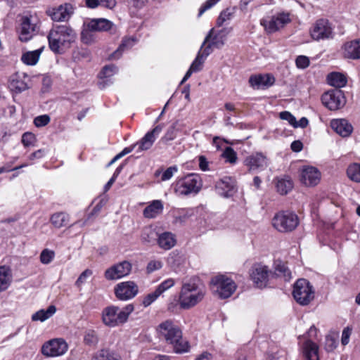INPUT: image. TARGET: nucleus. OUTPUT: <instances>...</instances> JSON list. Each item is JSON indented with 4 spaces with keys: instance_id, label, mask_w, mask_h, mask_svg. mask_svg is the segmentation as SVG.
Returning <instances> with one entry per match:
<instances>
[{
    "instance_id": "nucleus-8",
    "label": "nucleus",
    "mask_w": 360,
    "mask_h": 360,
    "mask_svg": "<svg viewBox=\"0 0 360 360\" xmlns=\"http://www.w3.org/2000/svg\"><path fill=\"white\" fill-rule=\"evenodd\" d=\"M212 290L221 299L231 297L236 290V283L226 275H217L211 280Z\"/></svg>"
},
{
    "instance_id": "nucleus-44",
    "label": "nucleus",
    "mask_w": 360,
    "mask_h": 360,
    "mask_svg": "<svg viewBox=\"0 0 360 360\" xmlns=\"http://www.w3.org/2000/svg\"><path fill=\"white\" fill-rule=\"evenodd\" d=\"M93 32V30L86 27V24L85 23L84 28L81 33V40L84 44H90L95 41L94 36L92 34Z\"/></svg>"
},
{
    "instance_id": "nucleus-47",
    "label": "nucleus",
    "mask_w": 360,
    "mask_h": 360,
    "mask_svg": "<svg viewBox=\"0 0 360 360\" xmlns=\"http://www.w3.org/2000/svg\"><path fill=\"white\" fill-rule=\"evenodd\" d=\"M175 281L173 278H167L162 281L157 288L156 290L161 295L165 291L173 287Z\"/></svg>"
},
{
    "instance_id": "nucleus-11",
    "label": "nucleus",
    "mask_w": 360,
    "mask_h": 360,
    "mask_svg": "<svg viewBox=\"0 0 360 360\" xmlns=\"http://www.w3.org/2000/svg\"><path fill=\"white\" fill-rule=\"evenodd\" d=\"M68 345L63 338H53L45 342L41 349V354L46 357H57L65 354Z\"/></svg>"
},
{
    "instance_id": "nucleus-29",
    "label": "nucleus",
    "mask_w": 360,
    "mask_h": 360,
    "mask_svg": "<svg viewBox=\"0 0 360 360\" xmlns=\"http://www.w3.org/2000/svg\"><path fill=\"white\" fill-rule=\"evenodd\" d=\"M176 243L175 235L171 232H164L158 236V244L165 250L172 249Z\"/></svg>"
},
{
    "instance_id": "nucleus-36",
    "label": "nucleus",
    "mask_w": 360,
    "mask_h": 360,
    "mask_svg": "<svg viewBox=\"0 0 360 360\" xmlns=\"http://www.w3.org/2000/svg\"><path fill=\"white\" fill-rule=\"evenodd\" d=\"M56 311L54 305H50L46 309H40L32 314V320L33 321H44L51 317Z\"/></svg>"
},
{
    "instance_id": "nucleus-25",
    "label": "nucleus",
    "mask_w": 360,
    "mask_h": 360,
    "mask_svg": "<svg viewBox=\"0 0 360 360\" xmlns=\"http://www.w3.org/2000/svg\"><path fill=\"white\" fill-rule=\"evenodd\" d=\"M330 126L337 134L342 137L349 136L353 131L352 124L345 119L333 120L330 122Z\"/></svg>"
},
{
    "instance_id": "nucleus-6",
    "label": "nucleus",
    "mask_w": 360,
    "mask_h": 360,
    "mask_svg": "<svg viewBox=\"0 0 360 360\" xmlns=\"http://www.w3.org/2000/svg\"><path fill=\"white\" fill-rule=\"evenodd\" d=\"M172 187L177 195L197 194L202 188V181L199 175L191 173L176 179Z\"/></svg>"
},
{
    "instance_id": "nucleus-27",
    "label": "nucleus",
    "mask_w": 360,
    "mask_h": 360,
    "mask_svg": "<svg viewBox=\"0 0 360 360\" xmlns=\"http://www.w3.org/2000/svg\"><path fill=\"white\" fill-rule=\"evenodd\" d=\"M183 124L179 122H174L166 131L165 134L158 141L160 146H167L169 143L174 140L177 136V133L181 131Z\"/></svg>"
},
{
    "instance_id": "nucleus-22",
    "label": "nucleus",
    "mask_w": 360,
    "mask_h": 360,
    "mask_svg": "<svg viewBox=\"0 0 360 360\" xmlns=\"http://www.w3.org/2000/svg\"><path fill=\"white\" fill-rule=\"evenodd\" d=\"M162 128L163 127L159 124L155 127L152 130L148 131L144 136L136 143L139 147L138 150L143 151L149 150L162 131Z\"/></svg>"
},
{
    "instance_id": "nucleus-12",
    "label": "nucleus",
    "mask_w": 360,
    "mask_h": 360,
    "mask_svg": "<svg viewBox=\"0 0 360 360\" xmlns=\"http://www.w3.org/2000/svg\"><path fill=\"white\" fill-rule=\"evenodd\" d=\"M310 35L314 40L320 41L332 39L333 29L328 20L319 19L311 27Z\"/></svg>"
},
{
    "instance_id": "nucleus-61",
    "label": "nucleus",
    "mask_w": 360,
    "mask_h": 360,
    "mask_svg": "<svg viewBox=\"0 0 360 360\" xmlns=\"http://www.w3.org/2000/svg\"><path fill=\"white\" fill-rule=\"evenodd\" d=\"M351 333L352 330L349 329V328H346L343 330L341 339V342L343 345H346L348 344Z\"/></svg>"
},
{
    "instance_id": "nucleus-48",
    "label": "nucleus",
    "mask_w": 360,
    "mask_h": 360,
    "mask_svg": "<svg viewBox=\"0 0 360 360\" xmlns=\"http://www.w3.org/2000/svg\"><path fill=\"white\" fill-rule=\"evenodd\" d=\"M98 336L94 330H89L86 332L84 338V343L88 345H95L98 342Z\"/></svg>"
},
{
    "instance_id": "nucleus-2",
    "label": "nucleus",
    "mask_w": 360,
    "mask_h": 360,
    "mask_svg": "<svg viewBox=\"0 0 360 360\" xmlns=\"http://www.w3.org/2000/svg\"><path fill=\"white\" fill-rule=\"evenodd\" d=\"M76 39V32L67 25L53 26L48 35L49 48L55 53H61L65 49L70 48Z\"/></svg>"
},
{
    "instance_id": "nucleus-30",
    "label": "nucleus",
    "mask_w": 360,
    "mask_h": 360,
    "mask_svg": "<svg viewBox=\"0 0 360 360\" xmlns=\"http://www.w3.org/2000/svg\"><path fill=\"white\" fill-rule=\"evenodd\" d=\"M163 207L161 200H155L143 210V214L146 218H155L162 212Z\"/></svg>"
},
{
    "instance_id": "nucleus-18",
    "label": "nucleus",
    "mask_w": 360,
    "mask_h": 360,
    "mask_svg": "<svg viewBox=\"0 0 360 360\" xmlns=\"http://www.w3.org/2000/svg\"><path fill=\"white\" fill-rule=\"evenodd\" d=\"M321 180V172L312 166H304L300 170V181L307 186H314Z\"/></svg>"
},
{
    "instance_id": "nucleus-3",
    "label": "nucleus",
    "mask_w": 360,
    "mask_h": 360,
    "mask_svg": "<svg viewBox=\"0 0 360 360\" xmlns=\"http://www.w3.org/2000/svg\"><path fill=\"white\" fill-rule=\"evenodd\" d=\"M206 290L198 279L193 278L184 282L179 296V304L183 309H190L205 297Z\"/></svg>"
},
{
    "instance_id": "nucleus-51",
    "label": "nucleus",
    "mask_w": 360,
    "mask_h": 360,
    "mask_svg": "<svg viewBox=\"0 0 360 360\" xmlns=\"http://www.w3.org/2000/svg\"><path fill=\"white\" fill-rule=\"evenodd\" d=\"M117 72V68L115 65H108L103 67L101 72V75L103 77H110Z\"/></svg>"
},
{
    "instance_id": "nucleus-39",
    "label": "nucleus",
    "mask_w": 360,
    "mask_h": 360,
    "mask_svg": "<svg viewBox=\"0 0 360 360\" xmlns=\"http://www.w3.org/2000/svg\"><path fill=\"white\" fill-rule=\"evenodd\" d=\"M276 187L281 195L287 194L293 187L290 178H278L276 179Z\"/></svg>"
},
{
    "instance_id": "nucleus-15",
    "label": "nucleus",
    "mask_w": 360,
    "mask_h": 360,
    "mask_svg": "<svg viewBox=\"0 0 360 360\" xmlns=\"http://www.w3.org/2000/svg\"><path fill=\"white\" fill-rule=\"evenodd\" d=\"M131 269L132 264L124 260L107 269L104 276L108 281L117 280L129 275Z\"/></svg>"
},
{
    "instance_id": "nucleus-23",
    "label": "nucleus",
    "mask_w": 360,
    "mask_h": 360,
    "mask_svg": "<svg viewBox=\"0 0 360 360\" xmlns=\"http://www.w3.org/2000/svg\"><path fill=\"white\" fill-rule=\"evenodd\" d=\"M236 181L230 176L219 179L215 185L217 193L224 197H229L235 192Z\"/></svg>"
},
{
    "instance_id": "nucleus-7",
    "label": "nucleus",
    "mask_w": 360,
    "mask_h": 360,
    "mask_svg": "<svg viewBox=\"0 0 360 360\" xmlns=\"http://www.w3.org/2000/svg\"><path fill=\"white\" fill-rule=\"evenodd\" d=\"M271 224L278 232L288 233L296 229L299 224V218L293 212L280 211L274 214Z\"/></svg>"
},
{
    "instance_id": "nucleus-4",
    "label": "nucleus",
    "mask_w": 360,
    "mask_h": 360,
    "mask_svg": "<svg viewBox=\"0 0 360 360\" xmlns=\"http://www.w3.org/2000/svg\"><path fill=\"white\" fill-rule=\"evenodd\" d=\"M134 308L132 304H127L123 308L111 305L105 307L101 313L102 321L108 327H116L126 323Z\"/></svg>"
},
{
    "instance_id": "nucleus-52",
    "label": "nucleus",
    "mask_w": 360,
    "mask_h": 360,
    "mask_svg": "<svg viewBox=\"0 0 360 360\" xmlns=\"http://www.w3.org/2000/svg\"><path fill=\"white\" fill-rule=\"evenodd\" d=\"M35 140L34 134L30 132H25L22 136V143L25 147L33 146Z\"/></svg>"
},
{
    "instance_id": "nucleus-16",
    "label": "nucleus",
    "mask_w": 360,
    "mask_h": 360,
    "mask_svg": "<svg viewBox=\"0 0 360 360\" xmlns=\"http://www.w3.org/2000/svg\"><path fill=\"white\" fill-rule=\"evenodd\" d=\"M114 290L118 300L126 301L134 298L138 294L139 287L135 282L128 281L117 284Z\"/></svg>"
},
{
    "instance_id": "nucleus-42",
    "label": "nucleus",
    "mask_w": 360,
    "mask_h": 360,
    "mask_svg": "<svg viewBox=\"0 0 360 360\" xmlns=\"http://www.w3.org/2000/svg\"><path fill=\"white\" fill-rule=\"evenodd\" d=\"M347 174L352 181L360 182V164H351L347 169Z\"/></svg>"
},
{
    "instance_id": "nucleus-38",
    "label": "nucleus",
    "mask_w": 360,
    "mask_h": 360,
    "mask_svg": "<svg viewBox=\"0 0 360 360\" xmlns=\"http://www.w3.org/2000/svg\"><path fill=\"white\" fill-rule=\"evenodd\" d=\"M274 269V272L273 274L271 273V274L283 278L286 281L291 278V272L283 262L281 261H276L275 262Z\"/></svg>"
},
{
    "instance_id": "nucleus-58",
    "label": "nucleus",
    "mask_w": 360,
    "mask_h": 360,
    "mask_svg": "<svg viewBox=\"0 0 360 360\" xmlns=\"http://www.w3.org/2000/svg\"><path fill=\"white\" fill-rule=\"evenodd\" d=\"M92 274L93 272L90 269L84 270L76 281L75 285L77 287H80L83 283L86 282V278L92 275Z\"/></svg>"
},
{
    "instance_id": "nucleus-24",
    "label": "nucleus",
    "mask_w": 360,
    "mask_h": 360,
    "mask_svg": "<svg viewBox=\"0 0 360 360\" xmlns=\"http://www.w3.org/2000/svg\"><path fill=\"white\" fill-rule=\"evenodd\" d=\"M342 53L346 58L360 59V39L346 42L342 46Z\"/></svg>"
},
{
    "instance_id": "nucleus-9",
    "label": "nucleus",
    "mask_w": 360,
    "mask_h": 360,
    "mask_svg": "<svg viewBox=\"0 0 360 360\" xmlns=\"http://www.w3.org/2000/svg\"><path fill=\"white\" fill-rule=\"evenodd\" d=\"M313 286L304 278L298 279L293 286L292 295L296 302L303 306L309 304L314 298Z\"/></svg>"
},
{
    "instance_id": "nucleus-10",
    "label": "nucleus",
    "mask_w": 360,
    "mask_h": 360,
    "mask_svg": "<svg viewBox=\"0 0 360 360\" xmlns=\"http://www.w3.org/2000/svg\"><path fill=\"white\" fill-rule=\"evenodd\" d=\"M243 165L249 172L255 173L265 170L269 165V159L262 152H254L243 160Z\"/></svg>"
},
{
    "instance_id": "nucleus-50",
    "label": "nucleus",
    "mask_w": 360,
    "mask_h": 360,
    "mask_svg": "<svg viewBox=\"0 0 360 360\" xmlns=\"http://www.w3.org/2000/svg\"><path fill=\"white\" fill-rule=\"evenodd\" d=\"M162 262L160 260H151L147 264L146 272L147 274H151L160 269L162 267Z\"/></svg>"
},
{
    "instance_id": "nucleus-62",
    "label": "nucleus",
    "mask_w": 360,
    "mask_h": 360,
    "mask_svg": "<svg viewBox=\"0 0 360 360\" xmlns=\"http://www.w3.org/2000/svg\"><path fill=\"white\" fill-rule=\"evenodd\" d=\"M46 154V151L44 149H39L37 151L31 153L30 156L28 157L30 160H34L36 159H41Z\"/></svg>"
},
{
    "instance_id": "nucleus-49",
    "label": "nucleus",
    "mask_w": 360,
    "mask_h": 360,
    "mask_svg": "<svg viewBox=\"0 0 360 360\" xmlns=\"http://www.w3.org/2000/svg\"><path fill=\"white\" fill-rule=\"evenodd\" d=\"M160 296V295L156 290H155L154 292H150L143 297L142 304L145 307H147L154 302Z\"/></svg>"
},
{
    "instance_id": "nucleus-32",
    "label": "nucleus",
    "mask_w": 360,
    "mask_h": 360,
    "mask_svg": "<svg viewBox=\"0 0 360 360\" xmlns=\"http://www.w3.org/2000/svg\"><path fill=\"white\" fill-rule=\"evenodd\" d=\"M137 39L134 37H125L122 39L121 44L117 49L110 56V59H118L122 54V52L131 48L136 43Z\"/></svg>"
},
{
    "instance_id": "nucleus-64",
    "label": "nucleus",
    "mask_w": 360,
    "mask_h": 360,
    "mask_svg": "<svg viewBox=\"0 0 360 360\" xmlns=\"http://www.w3.org/2000/svg\"><path fill=\"white\" fill-rule=\"evenodd\" d=\"M292 151L298 153L303 148V144L300 141H294L290 146Z\"/></svg>"
},
{
    "instance_id": "nucleus-21",
    "label": "nucleus",
    "mask_w": 360,
    "mask_h": 360,
    "mask_svg": "<svg viewBox=\"0 0 360 360\" xmlns=\"http://www.w3.org/2000/svg\"><path fill=\"white\" fill-rule=\"evenodd\" d=\"M74 8L70 4L60 5L57 8H53L47 11L48 15L53 21L60 22L67 21L73 14Z\"/></svg>"
},
{
    "instance_id": "nucleus-46",
    "label": "nucleus",
    "mask_w": 360,
    "mask_h": 360,
    "mask_svg": "<svg viewBox=\"0 0 360 360\" xmlns=\"http://www.w3.org/2000/svg\"><path fill=\"white\" fill-rule=\"evenodd\" d=\"M55 257V252L49 249H44L40 254V262L44 264H48L52 262Z\"/></svg>"
},
{
    "instance_id": "nucleus-63",
    "label": "nucleus",
    "mask_w": 360,
    "mask_h": 360,
    "mask_svg": "<svg viewBox=\"0 0 360 360\" xmlns=\"http://www.w3.org/2000/svg\"><path fill=\"white\" fill-rule=\"evenodd\" d=\"M309 121L307 118L303 117L298 122L295 120V124H294V128H305L308 126Z\"/></svg>"
},
{
    "instance_id": "nucleus-31",
    "label": "nucleus",
    "mask_w": 360,
    "mask_h": 360,
    "mask_svg": "<svg viewBox=\"0 0 360 360\" xmlns=\"http://www.w3.org/2000/svg\"><path fill=\"white\" fill-rule=\"evenodd\" d=\"M303 354L306 360H319V347L310 340L304 343Z\"/></svg>"
},
{
    "instance_id": "nucleus-19",
    "label": "nucleus",
    "mask_w": 360,
    "mask_h": 360,
    "mask_svg": "<svg viewBox=\"0 0 360 360\" xmlns=\"http://www.w3.org/2000/svg\"><path fill=\"white\" fill-rule=\"evenodd\" d=\"M271 274L268 266L258 264L252 267L250 276L257 287L263 288L266 285Z\"/></svg>"
},
{
    "instance_id": "nucleus-59",
    "label": "nucleus",
    "mask_w": 360,
    "mask_h": 360,
    "mask_svg": "<svg viewBox=\"0 0 360 360\" xmlns=\"http://www.w3.org/2000/svg\"><path fill=\"white\" fill-rule=\"evenodd\" d=\"M177 171L176 167H168L163 173L161 177L162 181H167L170 179L172 176L174 175V173Z\"/></svg>"
},
{
    "instance_id": "nucleus-26",
    "label": "nucleus",
    "mask_w": 360,
    "mask_h": 360,
    "mask_svg": "<svg viewBox=\"0 0 360 360\" xmlns=\"http://www.w3.org/2000/svg\"><path fill=\"white\" fill-rule=\"evenodd\" d=\"M274 77L269 74L251 76L249 82L255 89H262L269 86L274 83Z\"/></svg>"
},
{
    "instance_id": "nucleus-53",
    "label": "nucleus",
    "mask_w": 360,
    "mask_h": 360,
    "mask_svg": "<svg viewBox=\"0 0 360 360\" xmlns=\"http://www.w3.org/2000/svg\"><path fill=\"white\" fill-rule=\"evenodd\" d=\"M309 59L305 56H299L295 60V64L299 69H305L309 65Z\"/></svg>"
},
{
    "instance_id": "nucleus-43",
    "label": "nucleus",
    "mask_w": 360,
    "mask_h": 360,
    "mask_svg": "<svg viewBox=\"0 0 360 360\" xmlns=\"http://www.w3.org/2000/svg\"><path fill=\"white\" fill-rule=\"evenodd\" d=\"M221 156L225 159L226 162L230 164H236L238 160L236 152L231 147H226L223 151Z\"/></svg>"
},
{
    "instance_id": "nucleus-14",
    "label": "nucleus",
    "mask_w": 360,
    "mask_h": 360,
    "mask_svg": "<svg viewBox=\"0 0 360 360\" xmlns=\"http://www.w3.org/2000/svg\"><path fill=\"white\" fill-rule=\"evenodd\" d=\"M321 101L330 110H338L346 103L343 92L338 89L325 92L321 96Z\"/></svg>"
},
{
    "instance_id": "nucleus-57",
    "label": "nucleus",
    "mask_w": 360,
    "mask_h": 360,
    "mask_svg": "<svg viewBox=\"0 0 360 360\" xmlns=\"http://www.w3.org/2000/svg\"><path fill=\"white\" fill-rule=\"evenodd\" d=\"M279 117L283 120H286L291 126L294 127L295 124V117L288 111H283L279 114Z\"/></svg>"
},
{
    "instance_id": "nucleus-35",
    "label": "nucleus",
    "mask_w": 360,
    "mask_h": 360,
    "mask_svg": "<svg viewBox=\"0 0 360 360\" xmlns=\"http://www.w3.org/2000/svg\"><path fill=\"white\" fill-rule=\"evenodd\" d=\"M210 54V53L209 47L203 48L201 46L195 59L193 61L190 68L195 72L200 71L202 69L205 60Z\"/></svg>"
},
{
    "instance_id": "nucleus-20",
    "label": "nucleus",
    "mask_w": 360,
    "mask_h": 360,
    "mask_svg": "<svg viewBox=\"0 0 360 360\" xmlns=\"http://www.w3.org/2000/svg\"><path fill=\"white\" fill-rule=\"evenodd\" d=\"M29 81L30 78L26 73H15L9 78L8 88L11 91L21 93L29 89Z\"/></svg>"
},
{
    "instance_id": "nucleus-56",
    "label": "nucleus",
    "mask_w": 360,
    "mask_h": 360,
    "mask_svg": "<svg viewBox=\"0 0 360 360\" xmlns=\"http://www.w3.org/2000/svg\"><path fill=\"white\" fill-rule=\"evenodd\" d=\"M220 0H207L200 8L198 16H201L206 11L212 8Z\"/></svg>"
},
{
    "instance_id": "nucleus-5",
    "label": "nucleus",
    "mask_w": 360,
    "mask_h": 360,
    "mask_svg": "<svg viewBox=\"0 0 360 360\" xmlns=\"http://www.w3.org/2000/svg\"><path fill=\"white\" fill-rule=\"evenodd\" d=\"M40 20L36 13H26L20 20L18 39L22 42L31 40L39 31Z\"/></svg>"
},
{
    "instance_id": "nucleus-17",
    "label": "nucleus",
    "mask_w": 360,
    "mask_h": 360,
    "mask_svg": "<svg viewBox=\"0 0 360 360\" xmlns=\"http://www.w3.org/2000/svg\"><path fill=\"white\" fill-rule=\"evenodd\" d=\"M290 22V13L282 12L272 16L269 20H262L261 25L264 27L268 32L273 33L283 27Z\"/></svg>"
},
{
    "instance_id": "nucleus-41",
    "label": "nucleus",
    "mask_w": 360,
    "mask_h": 360,
    "mask_svg": "<svg viewBox=\"0 0 360 360\" xmlns=\"http://www.w3.org/2000/svg\"><path fill=\"white\" fill-rule=\"evenodd\" d=\"M13 281L12 271L10 267L1 266V291L6 290Z\"/></svg>"
},
{
    "instance_id": "nucleus-40",
    "label": "nucleus",
    "mask_w": 360,
    "mask_h": 360,
    "mask_svg": "<svg viewBox=\"0 0 360 360\" xmlns=\"http://www.w3.org/2000/svg\"><path fill=\"white\" fill-rule=\"evenodd\" d=\"M69 215L65 212H57L51 215V223L57 229L63 227L69 222Z\"/></svg>"
},
{
    "instance_id": "nucleus-54",
    "label": "nucleus",
    "mask_w": 360,
    "mask_h": 360,
    "mask_svg": "<svg viewBox=\"0 0 360 360\" xmlns=\"http://www.w3.org/2000/svg\"><path fill=\"white\" fill-rule=\"evenodd\" d=\"M337 347V341L335 338H334L331 335H328L326 337L325 340V349L327 352L333 351Z\"/></svg>"
},
{
    "instance_id": "nucleus-33",
    "label": "nucleus",
    "mask_w": 360,
    "mask_h": 360,
    "mask_svg": "<svg viewBox=\"0 0 360 360\" xmlns=\"http://www.w3.org/2000/svg\"><path fill=\"white\" fill-rule=\"evenodd\" d=\"M91 360H121V357L113 350L101 349L93 354Z\"/></svg>"
},
{
    "instance_id": "nucleus-28",
    "label": "nucleus",
    "mask_w": 360,
    "mask_h": 360,
    "mask_svg": "<svg viewBox=\"0 0 360 360\" xmlns=\"http://www.w3.org/2000/svg\"><path fill=\"white\" fill-rule=\"evenodd\" d=\"M86 27L94 32H107L113 26V23L105 18H94L86 23Z\"/></svg>"
},
{
    "instance_id": "nucleus-55",
    "label": "nucleus",
    "mask_w": 360,
    "mask_h": 360,
    "mask_svg": "<svg viewBox=\"0 0 360 360\" xmlns=\"http://www.w3.org/2000/svg\"><path fill=\"white\" fill-rule=\"evenodd\" d=\"M50 122V117L47 115L37 116L34 120V124L37 127L46 126Z\"/></svg>"
},
{
    "instance_id": "nucleus-34",
    "label": "nucleus",
    "mask_w": 360,
    "mask_h": 360,
    "mask_svg": "<svg viewBox=\"0 0 360 360\" xmlns=\"http://www.w3.org/2000/svg\"><path fill=\"white\" fill-rule=\"evenodd\" d=\"M44 47L39 48L34 51H26L22 53L21 60L27 65H34L39 60Z\"/></svg>"
},
{
    "instance_id": "nucleus-60",
    "label": "nucleus",
    "mask_w": 360,
    "mask_h": 360,
    "mask_svg": "<svg viewBox=\"0 0 360 360\" xmlns=\"http://www.w3.org/2000/svg\"><path fill=\"white\" fill-rule=\"evenodd\" d=\"M199 161V167L202 171H208L210 169L209 168V162L207 161V158L203 156L200 155L198 158Z\"/></svg>"
},
{
    "instance_id": "nucleus-37",
    "label": "nucleus",
    "mask_w": 360,
    "mask_h": 360,
    "mask_svg": "<svg viewBox=\"0 0 360 360\" xmlns=\"http://www.w3.org/2000/svg\"><path fill=\"white\" fill-rule=\"evenodd\" d=\"M328 83L333 86L341 88L346 85V77L340 72H331L327 77Z\"/></svg>"
},
{
    "instance_id": "nucleus-13",
    "label": "nucleus",
    "mask_w": 360,
    "mask_h": 360,
    "mask_svg": "<svg viewBox=\"0 0 360 360\" xmlns=\"http://www.w3.org/2000/svg\"><path fill=\"white\" fill-rule=\"evenodd\" d=\"M231 31V28H223L214 34V28L211 29L201 46L203 48L209 47L210 53L213 48L221 49L225 44L227 36Z\"/></svg>"
},
{
    "instance_id": "nucleus-45",
    "label": "nucleus",
    "mask_w": 360,
    "mask_h": 360,
    "mask_svg": "<svg viewBox=\"0 0 360 360\" xmlns=\"http://www.w3.org/2000/svg\"><path fill=\"white\" fill-rule=\"evenodd\" d=\"M233 12L231 8H226L222 11L217 20V26L221 27L224 22L231 19Z\"/></svg>"
},
{
    "instance_id": "nucleus-1",
    "label": "nucleus",
    "mask_w": 360,
    "mask_h": 360,
    "mask_svg": "<svg viewBox=\"0 0 360 360\" xmlns=\"http://www.w3.org/2000/svg\"><path fill=\"white\" fill-rule=\"evenodd\" d=\"M159 338L171 345L176 353L187 352L190 345L182 336L181 328L171 320H166L157 328Z\"/></svg>"
}]
</instances>
